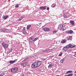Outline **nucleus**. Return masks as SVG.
Wrapping results in <instances>:
<instances>
[{"instance_id": "nucleus-10", "label": "nucleus", "mask_w": 76, "mask_h": 76, "mask_svg": "<svg viewBox=\"0 0 76 76\" xmlns=\"http://www.w3.org/2000/svg\"><path fill=\"white\" fill-rule=\"evenodd\" d=\"M46 7H47L45 6L43 7H40L39 8V9H42V10H44L45 9H46Z\"/></svg>"}, {"instance_id": "nucleus-19", "label": "nucleus", "mask_w": 76, "mask_h": 76, "mask_svg": "<svg viewBox=\"0 0 76 76\" xmlns=\"http://www.w3.org/2000/svg\"><path fill=\"white\" fill-rule=\"evenodd\" d=\"M66 48H70V44L67 45L66 46Z\"/></svg>"}, {"instance_id": "nucleus-22", "label": "nucleus", "mask_w": 76, "mask_h": 76, "mask_svg": "<svg viewBox=\"0 0 76 76\" xmlns=\"http://www.w3.org/2000/svg\"><path fill=\"white\" fill-rule=\"evenodd\" d=\"M64 59H62L61 61H60V62L61 63H63V61H64Z\"/></svg>"}, {"instance_id": "nucleus-29", "label": "nucleus", "mask_w": 76, "mask_h": 76, "mask_svg": "<svg viewBox=\"0 0 76 76\" xmlns=\"http://www.w3.org/2000/svg\"><path fill=\"white\" fill-rule=\"evenodd\" d=\"M74 53L75 54L74 55V56H75V57H76V52H75Z\"/></svg>"}, {"instance_id": "nucleus-13", "label": "nucleus", "mask_w": 76, "mask_h": 76, "mask_svg": "<svg viewBox=\"0 0 76 76\" xmlns=\"http://www.w3.org/2000/svg\"><path fill=\"white\" fill-rule=\"evenodd\" d=\"M65 26V25H64V24H61L60 25V27L61 28L64 27Z\"/></svg>"}, {"instance_id": "nucleus-32", "label": "nucleus", "mask_w": 76, "mask_h": 76, "mask_svg": "<svg viewBox=\"0 0 76 76\" xmlns=\"http://www.w3.org/2000/svg\"><path fill=\"white\" fill-rule=\"evenodd\" d=\"M48 51V49H46V50H45L44 51L45 52H46V51Z\"/></svg>"}, {"instance_id": "nucleus-16", "label": "nucleus", "mask_w": 76, "mask_h": 76, "mask_svg": "<svg viewBox=\"0 0 76 76\" xmlns=\"http://www.w3.org/2000/svg\"><path fill=\"white\" fill-rule=\"evenodd\" d=\"M56 4H53L52 5L51 7H52L54 8V7H56Z\"/></svg>"}, {"instance_id": "nucleus-23", "label": "nucleus", "mask_w": 76, "mask_h": 76, "mask_svg": "<svg viewBox=\"0 0 76 76\" xmlns=\"http://www.w3.org/2000/svg\"><path fill=\"white\" fill-rule=\"evenodd\" d=\"M38 39V38H36L35 39H34V42H35V41H37V39Z\"/></svg>"}, {"instance_id": "nucleus-4", "label": "nucleus", "mask_w": 76, "mask_h": 76, "mask_svg": "<svg viewBox=\"0 0 76 76\" xmlns=\"http://www.w3.org/2000/svg\"><path fill=\"white\" fill-rule=\"evenodd\" d=\"M34 37H31L29 38V41L30 42H34Z\"/></svg>"}, {"instance_id": "nucleus-43", "label": "nucleus", "mask_w": 76, "mask_h": 76, "mask_svg": "<svg viewBox=\"0 0 76 76\" xmlns=\"http://www.w3.org/2000/svg\"><path fill=\"white\" fill-rule=\"evenodd\" d=\"M64 51H66V50H65Z\"/></svg>"}, {"instance_id": "nucleus-45", "label": "nucleus", "mask_w": 76, "mask_h": 76, "mask_svg": "<svg viewBox=\"0 0 76 76\" xmlns=\"http://www.w3.org/2000/svg\"><path fill=\"white\" fill-rule=\"evenodd\" d=\"M75 76H76V75H75Z\"/></svg>"}, {"instance_id": "nucleus-15", "label": "nucleus", "mask_w": 76, "mask_h": 76, "mask_svg": "<svg viewBox=\"0 0 76 76\" xmlns=\"http://www.w3.org/2000/svg\"><path fill=\"white\" fill-rule=\"evenodd\" d=\"M64 30H66V28L64 27L62 28L61 29V31H64Z\"/></svg>"}, {"instance_id": "nucleus-37", "label": "nucleus", "mask_w": 76, "mask_h": 76, "mask_svg": "<svg viewBox=\"0 0 76 76\" xmlns=\"http://www.w3.org/2000/svg\"><path fill=\"white\" fill-rule=\"evenodd\" d=\"M0 76H3V75L2 74H0Z\"/></svg>"}, {"instance_id": "nucleus-8", "label": "nucleus", "mask_w": 76, "mask_h": 76, "mask_svg": "<svg viewBox=\"0 0 76 76\" xmlns=\"http://www.w3.org/2000/svg\"><path fill=\"white\" fill-rule=\"evenodd\" d=\"M53 65H54V64L53 63H52L51 64H50L48 66V67H53Z\"/></svg>"}, {"instance_id": "nucleus-21", "label": "nucleus", "mask_w": 76, "mask_h": 76, "mask_svg": "<svg viewBox=\"0 0 76 76\" xmlns=\"http://www.w3.org/2000/svg\"><path fill=\"white\" fill-rule=\"evenodd\" d=\"M72 73V71H67L66 72V73Z\"/></svg>"}, {"instance_id": "nucleus-12", "label": "nucleus", "mask_w": 76, "mask_h": 76, "mask_svg": "<svg viewBox=\"0 0 76 76\" xmlns=\"http://www.w3.org/2000/svg\"><path fill=\"white\" fill-rule=\"evenodd\" d=\"M61 43H65L66 42V39H64L62 41H61Z\"/></svg>"}, {"instance_id": "nucleus-26", "label": "nucleus", "mask_w": 76, "mask_h": 76, "mask_svg": "<svg viewBox=\"0 0 76 76\" xmlns=\"http://www.w3.org/2000/svg\"><path fill=\"white\" fill-rule=\"evenodd\" d=\"M15 7L16 8H18L19 7V4H17L15 6Z\"/></svg>"}, {"instance_id": "nucleus-25", "label": "nucleus", "mask_w": 76, "mask_h": 76, "mask_svg": "<svg viewBox=\"0 0 76 76\" xmlns=\"http://www.w3.org/2000/svg\"><path fill=\"white\" fill-rule=\"evenodd\" d=\"M68 75V76H72L73 75V73L69 74Z\"/></svg>"}, {"instance_id": "nucleus-7", "label": "nucleus", "mask_w": 76, "mask_h": 76, "mask_svg": "<svg viewBox=\"0 0 76 76\" xmlns=\"http://www.w3.org/2000/svg\"><path fill=\"white\" fill-rule=\"evenodd\" d=\"M15 62H16L15 60L10 61V64H13V63H15Z\"/></svg>"}, {"instance_id": "nucleus-35", "label": "nucleus", "mask_w": 76, "mask_h": 76, "mask_svg": "<svg viewBox=\"0 0 76 76\" xmlns=\"http://www.w3.org/2000/svg\"><path fill=\"white\" fill-rule=\"evenodd\" d=\"M50 9V8H49V7H48L47 8V10H49Z\"/></svg>"}, {"instance_id": "nucleus-27", "label": "nucleus", "mask_w": 76, "mask_h": 76, "mask_svg": "<svg viewBox=\"0 0 76 76\" xmlns=\"http://www.w3.org/2000/svg\"><path fill=\"white\" fill-rule=\"evenodd\" d=\"M63 16L64 18H67V16L66 15H65V14Z\"/></svg>"}, {"instance_id": "nucleus-24", "label": "nucleus", "mask_w": 76, "mask_h": 76, "mask_svg": "<svg viewBox=\"0 0 76 76\" xmlns=\"http://www.w3.org/2000/svg\"><path fill=\"white\" fill-rule=\"evenodd\" d=\"M6 29H3L2 31H1V32H6Z\"/></svg>"}, {"instance_id": "nucleus-1", "label": "nucleus", "mask_w": 76, "mask_h": 76, "mask_svg": "<svg viewBox=\"0 0 76 76\" xmlns=\"http://www.w3.org/2000/svg\"><path fill=\"white\" fill-rule=\"evenodd\" d=\"M42 63L41 61H37L33 63L31 65L32 68H37L41 65Z\"/></svg>"}, {"instance_id": "nucleus-33", "label": "nucleus", "mask_w": 76, "mask_h": 76, "mask_svg": "<svg viewBox=\"0 0 76 76\" xmlns=\"http://www.w3.org/2000/svg\"><path fill=\"white\" fill-rule=\"evenodd\" d=\"M23 31H25V28L24 27L23 28Z\"/></svg>"}, {"instance_id": "nucleus-9", "label": "nucleus", "mask_w": 76, "mask_h": 76, "mask_svg": "<svg viewBox=\"0 0 76 76\" xmlns=\"http://www.w3.org/2000/svg\"><path fill=\"white\" fill-rule=\"evenodd\" d=\"M31 25H28L27 27V29H28V30H29L31 28Z\"/></svg>"}, {"instance_id": "nucleus-31", "label": "nucleus", "mask_w": 76, "mask_h": 76, "mask_svg": "<svg viewBox=\"0 0 76 76\" xmlns=\"http://www.w3.org/2000/svg\"><path fill=\"white\" fill-rule=\"evenodd\" d=\"M5 74V73H4V72H2L1 74L3 76V75H4Z\"/></svg>"}, {"instance_id": "nucleus-14", "label": "nucleus", "mask_w": 76, "mask_h": 76, "mask_svg": "<svg viewBox=\"0 0 76 76\" xmlns=\"http://www.w3.org/2000/svg\"><path fill=\"white\" fill-rule=\"evenodd\" d=\"M22 32L23 34H26V32L25 30H22Z\"/></svg>"}, {"instance_id": "nucleus-36", "label": "nucleus", "mask_w": 76, "mask_h": 76, "mask_svg": "<svg viewBox=\"0 0 76 76\" xmlns=\"http://www.w3.org/2000/svg\"><path fill=\"white\" fill-rule=\"evenodd\" d=\"M62 55V54H60L59 55V56H61Z\"/></svg>"}, {"instance_id": "nucleus-39", "label": "nucleus", "mask_w": 76, "mask_h": 76, "mask_svg": "<svg viewBox=\"0 0 76 76\" xmlns=\"http://www.w3.org/2000/svg\"><path fill=\"white\" fill-rule=\"evenodd\" d=\"M23 17H21V19H23Z\"/></svg>"}, {"instance_id": "nucleus-28", "label": "nucleus", "mask_w": 76, "mask_h": 76, "mask_svg": "<svg viewBox=\"0 0 76 76\" xmlns=\"http://www.w3.org/2000/svg\"><path fill=\"white\" fill-rule=\"evenodd\" d=\"M66 48H66V47L65 46V47H64L63 48V50H66Z\"/></svg>"}, {"instance_id": "nucleus-42", "label": "nucleus", "mask_w": 76, "mask_h": 76, "mask_svg": "<svg viewBox=\"0 0 76 76\" xmlns=\"http://www.w3.org/2000/svg\"><path fill=\"white\" fill-rule=\"evenodd\" d=\"M56 76H59V75H57Z\"/></svg>"}, {"instance_id": "nucleus-3", "label": "nucleus", "mask_w": 76, "mask_h": 76, "mask_svg": "<svg viewBox=\"0 0 76 76\" xmlns=\"http://www.w3.org/2000/svg\"><path fill=\"white\" fill-rule=\"evenodd\" d=\"M2 45L3 47H4L5 49H6V48L8 47V45H7V44H6V43H5L4 42L2 44Z\"/></svg>"}, {"instance_id": "nucleus-34", "label": "nucleus", "mask_w": 76, "mask_h": 76, "mask_svg": "<svg viewBox=\"0 0 76 76\" xmlns=\"http://www.w3.org/2000/svg\"><path fill=\"white\" fill-rule=\"evenodd\" d=\"M22 20V18H20L19 19V20Z\"/></svg>"}, {"instance_id": "nucleus-44", "label": "nucleus", "mask_w": 76, "mask_h": 76, "mask_svg": "<svg viewBox=\"0 0 76 76\" xmlns=\"http://www.w3.org/2000/svg\"><path fill=\"white\" fill-rule=\"evenodd\" d=\"M43 59L44 60H45V59Z\"/></svg>"}, {"instance_id": "nucleus-11", "label": "nucleus", "mask_w": 76, "mask_h": 76, "mask_svg": "<svg viewBox=\"0 0 76 76\" xmlns=\"http://www.w3.org/2000/svg\"><path fill=\"white\" fill-rule=\"evenodd\" d=\"M70 45V48H74V47H75V46H73L72 45V44H69Z\"/></svg>"}, {"instance_id": "nucleus-2", "label": "nucleus", "mask_w": 76, "mask_h": 76, "mask_svg": "<svg viewBox=\"0 0 76 76\" xmlns=\"http://www.w3.org/2000/svg\"><path fill=\"white\" fill-rule=\"evenodd\" d=\"M18 70V68L17 67H15L12 68L11 69V71L12 73H15Z\"/></svg>"}, {"instance_id": "nucleus-41", "label": "nucleus", "mask_w": 76, "mask_h": 76, "mask_svg": "<svg viewBox=\"0 0 76 76\" xmlns=\"http://www.w3.org/2000/svg\"><path fill=\"white\" fill-rule=\"evenodd\" d=\"M75 73H76V71L75 72Z\"/></svg>"}, {"instance_id": "nucleus-38", "label": "nucleus", "mask_w": 76, "mask_h": 76, "mask_svg": "<svg viewBox=\"0 0 76 76\" xmlns=\"http://www.w3.org/2000/svg\"><path fill=\"white\" fill-rule=\"evenodd\" d=\"M21 28H22V27L21 26L19 27V28H20V29H21Z\"/></svg>"}, {"instance_id": "nucleus-17", "label": "nucleus", "mask_w": 76, "mask_h": 76, "mask_svg": "<svg viewBox=\"0 0 76 76\" xmlns=\"http://www.w3.org/2000/svg\"><path fill=\"white\" fill-rule=\"evenodd\" d=\"M71 23L72 25H74V21L73 20H71Z\"/></svg>"}, {"instance_id": "nucleus-5", "label": "nucleus", "mask_w": 76, "mask_h": 76, "mask_svg": "<svg viewBox=\"0 0 76 76\" xmlns=\"http://www.w3.org/2000/svg\"><path fill=\"white\" fill-rule=\"evenodd\" d=\"M50 29V28H43V31H45V32H47V31H49Z\"/></svg>"}, {"instance_id": "nucleus-30", "label": "nucleus", "mask_w": 76, "mask_h": 76, "mask_svg": "<svg viewBox=\"0 0 76 76\" xmlns=\"http://www.w3.org/2000/svg\"><path fill=\"white\" fill-rule=\"evenodd\" d=\"M53 33H56V32H57V31L56 30H55L53 31Z\"/></svg>"}, {"instance_id": "nucleus-40", "label": "nucleus", "mask_w": 76, "mask_h": 76, "mask_svg": "<svg viewBox=\"0 0 76 76\" xmlns=\"http://www.w3.org/2000/svg\"><path fill=\"white\" fill-rule=\"evenodd\" d=\"M60 15H61H61H62V14H61Z\"/></svg>"}, {"instance_id": "nucleus-18", "label": "nucleus", "mask_w": 76, "mask_h": 76, "mask_svg": "<svg viewBox=\"0 0 76 76\" xmlns=\"http://www.w3.org/2000/svg\"><path fill=\"white\" fill-rule=\"evenodd\" d=\"M68 34H72V33H73V31H72V30H70L69 31H68Z\"/></svg>"}, {"instance_id": "nucleus-6", "label": "nucleus", "mask_w": 76, "mask_h": 76, "mask_svg": "<svg viewBox=\"0 0 76 76\" xmlns=\"http://www.w3.org/2000/svg\"><path fill=\"white\" fill-rule=\"evenodd\" d=\"M22 66H23L24 67H25L26 65H27V63L26 62L24 63L21 64Z\"/></svg>"}, {"instance_id": "nucleus-20", "label": "nucleus", "mask_w": 76, "mask_h": 76, "mask_svg": "<svg viewBox=\"0 0 76 76\" xmlns=\"http://www.w3.org/2000/svg\"><path fill=\"white\" fill-rule=\"evenodd\" d=\"M7 18H8V16L7 15H6L4 17V19H6Z\"/></svg>"}]
</instances>
